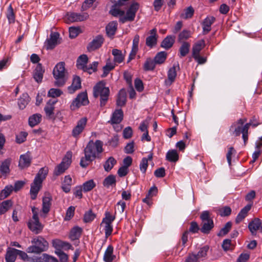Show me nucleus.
Wrapping results in <instances>:
<instances>
[{"label":"nucleus","instance_id":"f257e3e1","mask_svg":"<svg viewBox=\"0 0 262 262\" xmlns=\"http://www.w3.org/2000/svg\"><path fill=\"white\" fill-rule=\"evenodd\" d=\"M103 142L99 140L95 142L90 140L84 149V157H82L80 162L82 167H86L99 155L103 152Z\"/></svg>","mask_w":262,"mask_h":262},{"label":"nucleus","instance_id":"f03ea898","mask_svg":"<svg viewBox=\"0 0 262 262\" xmlns=\"http://www.w3.org/2000/svg\"><path fill=\"white\" fill-rule=\"evenodd\" d=\"M48 173L47 168H41L37 173L33 182L31 185L30 195L32 200H35L41 188V184Z\"/></svg>","mask_w":262,"mask_h":262},{"label":"nucleus","instance_id":"7ed1b4c3","mask_svg":"<svg viewBox=\"0 0 262 262\" xmlns=\"http://www.w3.org/2000/svg\"><path fill=\"white\" fill-rule=\"evenodd\" d=\"M53 76L55 79V85L60 87L63 86L68 79V73L65 69L64 62L58 63L53 71Z\"/></svg>","mask_w":262,"mask_h":262},{"label":"nucleus","instance_id":"20e7f679","mask_svg":"<svg viewBox=\"0 0 262 262\" xmlns=\"http://www.w3.org/2000/svg\"><path fill=\"white\" fill-rule=\"evenodd\" d=\"M31 243L33 245L28 247L26 250L28 253L39 254L48 248V242L41 236L33 238Z\"/></svg>","mask_w":262,"mask_h":262},{"label":"nucleus","instance_id":"39448f33","mask_svg":"<svg viewBox=\"0 0 262 262\" xmlns=\"http://www.w3.org/2000/svg\"><path fill=\"white\" fill-rule=\"evenodd\" d=\"M105 82L101 81L97 83L93 88V95L95 98L100 97V105L104 106L108 100L110 90L105 86Z\"/></svg>","mask_w":262,"mask_h":262},{"label":"nucleus","instance_id":"423d86ee","mask_svg":"<svg viewBox=\"0 0 262 262\" xmlns=\"http://www.w3.org/2000/svg\"><path fill=\"white\" fill-rule=\"evenodd\" d=\"M202 221V227L201 231L204 234H208L214 227V223L210 217V213L208 211H204L200 215Z\"/></svg>","mask_w":262,"mask_h":262},{"label":"nucleus","instance_id":"0eeeda50","mask_svg":"<svg viewBox=\"0 0 262 262\" xmlns=\"http://www.w3.org/2000/svg\"><path fill=\"white\" fill-rule=\"evenodd\" d=\"M71 152H68L62 159L61 162L55 168L54 170V176H58L65 172L71 163Z\"/></svg>","mask_w":262,"mask_h":262},{"label":"nucleus","instance_id":"6e6552de","mask_svg":"<svg viewBox=\"0 0 262 262\" xmlns=\"http://www.w3.org/2000/svg\"><path fill=\"white\" fill-rule=\"evenodd\" d=\"M115 215H112L109 211L105 212V217L102 220L101 225L104 226L105 237L107 238L113 231L112 223L115 220Z\"/></svg>","mask_w":262,"mask_h":262},{"label":"nucleus","instance_id":"1a4fd4ad","mask_svg":"<svg viewBox=\"0 0 262 262\" xmlns=\"http://www.w3.org/2000/svg\"><path fill=\"white\" fill-rule=\"evenodd\" d=\"M87 13H76L74 12H68L65 16L64 20L67 23L82 21L86 20L89 18Z\"/></svg>","mask_w":262,"mask_h":262},{"label":"nucleus","instance_id":"9d476101","mask_svg":"<svg viewBox=\"0 0 262 262\" xmlns=\"http://www.w3.org/2000/svg\"><path fill=\"white\" fill-rule=\"evenodd\" d=\"M89 102L86 92H82L78 95L77 97L72 101L70 105V108L74 111L78 108L81 105L88 104Z\"/></svg>","mask_w":262,"mask_h":262},{"label":"nucleus","instance_id":"9b49d317","mask_svg":"<svg viewBox=\"0 0 262 262\" xmlns=\"http://www.w3.org/2000/svg\"><path fill=\"white\" fill-rule=\"evenodd\" d=\"M139 8L138 3H133L126 12V15L120 18V21L124 23L127 21H132L134 20L137 11Z\"/></svg>","mask_w":262,"mask_h":262},{"label":"nucleus","instance_id":"f8f14e48","mask_svg":"<svg viewBox=\"0 0 262 262\" xmlns=\"http://www.w3.org/2000/svg\"><path fill=\"white\" fill-rule=\"evenodd\" d=\"M87 120H88L86 117H83L78 121L76 125L72 130V134L74 137H78L83 131L86 126Z\"/></svg>","mask_w":262,"mask_h":262},{"label":"nucleus","instance_id":"ddd939ff","mask_svg":"<svg viewBox=\"0 0 262 262\" xmlns=\"http://www.w3.org/2000/svg\"><path fill=\"white\" fill-rule=\"evenodd\" d=\"M246 121V119H239L233 123L230 127V131L235 136H239L242 133V126Z\"/></svg>","mask_w":262,"mask_h":262},{"label":"nucleus","instance_id":"4468645a","mask_svg":"<svg viewBox=\"0 0 262 262\" xmlns=\"http://www.w3.org/2000/svg\"><path fill=\"white\" fill-rule=\"evenodd\" d=\"M28 227L34 233L38 234L42 231L43 225L39 222V219L34 217L29 222Z\"/></svg>","mask_w":262,"mask_h":262},{"label":"nucleus","instance_id":"2eb2a0df","mask_svg":"<svg viewBox=\"0 0 262 262\" xmlns=\"http://www.w3.org/2000/svg\"><path fill=\"white\" fill-rule=\"evenodd\" d=\"M60 43L59 34L58 32H52L49 39L47 40V49H53Z\"/></svg>","mask_w":262,"mask_h":262},{"label":"nucleus","instance_id":"dca6fc26","mask_svg":"<svg viewBox=\"0 0 262 262\" xmlns=\"http://www.w3.org/2000/svg\"><path fill=\"white\" fill-rule=\"evenodd\" d=\"M140 40V36L138 34H136L133 40V45L132 50L129 53L127 63L129 62L135 58L137 53L138 51V45Z\"/></svg>","mask_w":262,"mask_h":262},{"label":"nucleus","instance_id":"f3484780","mask_svg":"<svg viewBox=\"0 0 262 262\" xmlns=\"http://www.w3.org/2000/svg\"><path fill=\"white\" fill-rule=\"evenodd\" d=\"M104 41L102 35L97 36L88 45L87 48L89 51H94L99 48Z\"/></svg>","mask_w":262,"mask_h":262},{"label":"nucleus","instance_id":"a211bd4d","mask_svg":"<svg viewBox=\"0 0 262 262\" xmlns=\"http://www.w3.org/2000/svg\"><path fill=\"white\" fill-rule=\"evenodd\" d=\"M31 160L30 153L29 152L20 155L18 163L19 167L21 169L28 167L31 164Z\"/></svg>","mask_w":262,"mask_h":262},{"label":"nucleus","instance_id":"6ab92c4d","mask_svg":"<svg viewBox=\"0 0 262 262\" xmlns=\"http://www.w3.org/2000/svg\"><path fill=\"white\" fill-rule=\"evenodd\" d=\"M150 35L146 39V45L150 48H152L157 42L158 35L156 29L154 28L151 30L150 31Z\"/></svg>","mask_w":262,"mask_h":262},{"label":"nucleus","instance_id":"aec40b11","mask_svg":"<svg viewBox=\"0 0 262 262\" xmlns=\"http://www.w3.org/2000/svg\"><path fill=\"white\" fill-rule=\"evenodd\" d=\"M176 76V66L173 65L168 71V78L165 80V85L166 86H169L174 81Z\"/></svg>","mask_w":262,"mask_h":262},{"label":"nucleus","instance_id":"412c9836","mask_svg":"<svg viewBox=\"0 0 262 262\" xmlns=\"http://www.w3.org/2000/svg\"><path fill=\"white\" fill-rule=\"evenodd\" d=\"M11 163V159L10 158L6 159L2 162V164L0 166V171L5 178H6L10 173V166Z\"/></svg>","mask_w":262,"mask_h":262},{"label":"nucleus","instance_id":"4be33fe9","mask_svg":"<svg viewBox=\"0 0 262 262\" xmlns=\"http://www.w3.org/2000/svg\"><path fill=\"white\" fill-rule=\"evenodd\" d=\"M215 18L213 16L207 17L202 23L203 32L204 34H207L211 30V26L214 22Z\"/></svg>","mask_w":262,"mask_h":262},{"label":"nucleus","instance_id":"5701e85b","mask_svg":"<svg viewBox=\"0 0 262 262\" xmlns=\"http://www.w3.org/2000/svg\"><path fill=\"white\" fill-rule=\"evenodd\" d=\"M123 118V112L122 110H116L113 113L111 119L109 121L111 124H119L120 123Z\"/></svg>","mask_w":262,"mask_h":262},{"label":"nucleus","instance_id":"b1692460","mask_svg":"<svg viewBox=\"0 0 262 262\" xmlns=\"http://www.w3.org/2000/svg\"><path fill=\"white\" fill-rule=\"evenodd\" d=\"M248 228L253 235L255 234L256 231L259 229H261L262 231V226L260 220L258 218H255L249 224Z\"/></svg>","mask_w":262,"mask_h":262},{"label":"nucleus","instance_id":"393cba45","mask_svg":"<svg viewBox=\"0 0 262 262\" xmlns=\"http://www.w3.org/2000/svg\"><path fill=\"white\" fill-rule=\"evenodd\" d=\"M57 100H50L46 106L44 110L46 116L50 119L52 118L54 115V104L56 103Z\"/></svg>","mask_w":262,"mask_h":262},{"label":"nucleus","instance_id":"a878e982","mask_svg":"<svg viewBox=\"0 0 262 262\" xmlns=\"http://www.w3.org/2000/svg\"><path fill=\"white\" fill-rule=\"evenodd\" d=\"M81 80L79 76H75L73 78V82L70 86L68 87V90L69 93L73 94L77 90L81 88Z\"/></svg>","mask_w":262,"mask_h":262},{"label":"nucleus","instance_id":"bb28decb","mask_svg":"<svg viewBox=\"0 0 262 262\" xmlns=\"http://www.w3.org/2000/svg\"><path fill=\"white\" fill-rule=\"evenodd\" d=\"M32 262H58L57 258L49 255L47 254H43L40 257H36L32 258Z\"/></svg>","mask_w":262,"mask_h":262},{"label":"nucleus","instance_id":"cd10ccee","mask_svg":"<svg viewBox=\"0 0 262 262\" xmlns=\"http://www.w3.org/2000/svg\"><path fill=\"white\" fill-rule=\"evenodd\" d=\"M16 257V249L8 248L5 255L6 262H15Z\"/></svg>","mask_w":262,"mask_h":262},{"label":"nucleus","instance_id":"c85d7f7f","mask_svg":"<svg viewBox=\"0 0 262 262\" xmlns=\"http://www.w3.org/2000/svg\"><path fill=\"white\" fill-rule=\"evenodd\" d=\"M118 24L117 21H113L110 22L105 27V30L107 35L110 37H113L117 29Z\"/></svg>","mask_w":262,"mask_h":262},{"label":"nucleus","instance_id":"c756f323","mask_svg":"<svg viewBox=\"0 0 262 262\" xmlns=\"http://www.w3.org/2000/svg\"><path fill=\"white\" fill-rule=\"evenodd\" d=\"M52 197L50 195L46 196L42 198V212L47 214L50 210Z\"/></svg>","mask_w":262,"mask_h":262},{"label":"nucleus","instance_id":"7c9ffc66","mask_svg":"<svg viewBox=\"0 0 262 262\" xmlns=\"http://www.w3.org/2000/svg\"><path fill=\"white\" fill-rule=\"evenodd\" d=\"M44 70L40 64H38L34 70L33 77L37 82H40L43 78Z\"/></svg>","mask_w":262,"mask_h":262},{"label":"nucleus","instance_id":"2f4dec72","mask_svg":"<svg viewBox=\"0 0 262 262\" xmlns=\"http://www.w3.org/2000/svg\"><path fill=\"white\" fill-rule=\"evenodd\" d=\"M251 205H247L244 207L239 212L235 219L237 224L239 223L247 215L248 212L251 209Z\"/></svg>","mask_w":262,"mask_h":262},{"label":"nucleus","instance_id":"473e14b6","mask_svg":"<svg viewBox=\"0 0 262 262\" xmlns=\"http://www.w3.org/2000/svg\"><path fill=\"white\" fill-rule=\"evenodd\" d=\"M113 247L110 245L105 250L103 256V259L105 262H112L115 258L116 256L113 254Z\"/></svg>","mask_w":262,"mask_h":262},{"label":"nucleus","instance_id":"72a5a7b5","mask_svg":"<svg viewBox=\"0 0 262 262\" xmlns=\"http://www.w3.org/2000/svg\"><path fill=\"white\" fill-rule=\"evenodd\" d=\"M112 54L114 56V62L115 63H120L123 61L125 55L123 54L121 50L114 49L112 50Z\"/></svg>","mask_w":262,"mask_h":262},{"label":"nucleus","instance_id":"f704fd0d","mask_svg":"<svg viewBox=\"0 0 262 262\" xmlns=\"http://www.w3.org/2000/svg\"><path fill=\"white\" fill-rule=\"evenodd\" d=\"M174 36L171 35L167 36L162 41L161 47L165 49H169L173 46L174 42Z\"/></svg>","mask_w":262,"mask_h":262},{"label":"nucleus","instance_id":"c9c22d12","mask_svg":"<svg viewBox=\"0 0 262 262\" xmlns=\"http://www.w3.org/2000/svg\"><path fill=\"white\" fill-rule=\"evenodd\" d=\"M29 101L30 97L29 95L26 93L23 94L18 100V105L19 108L21 110L24 109Z\"/></svg>","mask_w":262,"mask_h":262},{"label":"nucleus","instance_id":"e433bc0d","mask_svg":"<svg viewBox=\"0 0 262 262\" xmlns=\"http://www.w3.org/2000/svg\"><path fill=\"white\" fill-rule=\"evenodd\" d=\"M190 44L188 42H183L179 48V56L182 58L186 56L189 52Z\"/></svg>","mask_w":262,"mask_h":262},{"label":"nucleus","instance_id":"4c0bfd02","mask_svg":"<svg viewBox=\"0 0 262 262\" xmlns=\"http://www.w3.org/2000/svg\"><path fill=\"white\" fill-rule=\"evenodd\" d=\"M72 183V179L70 176L64 177V181L62 184V189L66 193L69 192L71 190V186Z\"/></svg>","mask_w":262,"mask_h":262},{"label":"nucleus","instance_id":"58836bf2","mask_svg":"<svg viewBox=\"0 0 262 262\" xmlns=\"http://www.w3.org/2000/svg\"><path fill=\"white\" fill-rule=\"evenodd\" d=\"M88 62V57L86 55L83 54L80 55L77 60V67L78 69H82L85 68Z\"/></svg>","mask_w":262,"mask_h":262},{"label":"nucleus","instance_id":"ea45409f","mask_svg":"<svg viewBox=\"0 0 262 262\" xmlns=\"http://www.w3.org/2000/svg\"><path fill=\"white\" fill-rule=\"evenodd\" d=\"M82 231V229L80 227L78 226L74 227L70 231V238L73 241L78 239L81 235Z\"/></svg>","mask_w":262,"mask_h":262},{"label":"nucleus","instance_id":"a19ab883","mask_svg":"<svg viewBox=\"0 0 262 262\" xmlns=\"http://www.w3.org/2000/svg\"><path fill=\"white\" fill-rule=\"evenodd\" d=\"M204 40L201 39L197 41L192 47V55L200 54V51L205 47Z\"/></svg>","mask_w":262,"mask_h":262},{"label":"nucleus","instance_id":"79ce46f5","mask_svg":"<svg viewBox=\"0 0 262 262\" xmlns=\"http://www.w3.org/2000/svg\"><path fill=\"white\" fill-rule=\"evenodd\" d=\"M116 184V176L113 174L109 175L106 177L103 182V185L106 188H109L110 186H115Z\"/></svg>","mask_w":262,"mask_h":262},{"label":"nucleus","instance_id":"37998d69","mask_svg":"<svg viewBox=\"0 0 262 262\" xmlns=\"http://www.w3.org/2000/svg\"><path fill=\"white\" fill-rule=\"evenodd\" d=\"M126 103V92L123 89L120 90L117 100V105L120 106H122L125 105Z\"/></svg>","mask_w":262,"mask_h":262},{"label":"nucleus","instance_id":"c03bdc74","mask_svg":"<svg viewBox=\"0 0 262 262\" xmlns=\"http://www.w3.org/2000/svg\"><path fill=\"white\" fill-rule=\"evenodd\" d=\"M115 67V63H112L111 60L108 59L107 61L106 65L103 67V73L101 75L102 77H105L109 72L113 70Z\"/></svg>","mask_w":262,"mask_h":262},{"label":"nucleus","instance_id":"a18cd8bd","mask_svg":"<svg viewBox=\"0 0 262 262\" xmlns=\"http://www.w3.org/2000/svg\"><path fill=\"white\" fill-rule=\"evenodd\" d=\"M41 120V115L39 114H35L29 118V124L30 126L33 127L40 123Z\"/></svg>","mask_w":262,"mask_h":262},{"label":"nucleus","instance_id":"49530a36","mask_svg":"<svg viewBox=\"0 0 262 262\" xmlns=\"http://www.w3.org/2000/svg\"><path fill=\"white\" fill-rule=\"evenodd\" d=\"M166 159L172 162H176L179 160V155L176 150H169L166 156Z\"/></svg>","mask_w":262,"mask_h":262},{"label":"nucleus","instance_id":"de8ad7c7","mask_svg":"<svg viewBox=\"0 0 262 262\" xmlns=\"http://www.w3.org/2000/svg\"><path fill=\"white\" fill-rule=\"evenodd\" d=\"M13 203L11 200L3 201L0 205V214L6 213L12 206Z\"/></svg>","mask_w":262,"mask_h":262},{"label":"nucleus","instance_id":"09e8293b","mask_svg":"<svg viewBox=\"0 0 262 262\" xmlns=\"http://www.w3.org/2000/svg\"><path fill=\"white\" fill-rule=\"evenodd\" d=\"M117 163V161L113 157H110L105 162L104 168L106 171H110Z\"/></svg>","mask_w":262,"mask_h":262},{"label":"nucleus","instance_id":"8fccbe9b","mask_svg":"<svg viewBox=\"0 0 262 262\" xmlns=\"http://www.w3.org/2000/svg\"><path fill=\"white\" fill-rule=\"evenodd\" d=\"M191 33L187 30H183L179 34L178 41L180 42H185L184 41L188 39L191 37Z\"/></svg>","mask_w":262,"mask_h":262},{"label":"nucleus","instance_id":"3c124183","mask_svg":"<svg viewBox=\"0 0 262 262\" xmlns=\"http://www.w3.org/2000/svg\"><path fill=\"white\" fill-rule=\"evenodd\" d=\"M167 53L164 51L159 52L155 56L154 61L156 63H163L166 59Z\"/></svg>","mask_w":262,"mask_h":262},{"label":"nucleus","instance_id":"603ef678","mask_svg":"<svg viewBox=\"0 0 262 262\" xmlns=\"http://www.w3.org/2000/svg\"><path fill=\"white\" fill-rule=\"evenodd\" d=\"M6 16L9 24L14 23L15 22V14L11 4L9 5L8 8L6 12Z\"/></svg>","mask_w":262,"mask_h":262},{"label":"nucleus","instance_id":"864d4df0","mask_svg":"<svg viewBox=\"0 0 262 262\" xmlns=\"http://www.w3.org/2000/svg\"><path fill=\"white\" fill-rule=\"evenodd\" d=\"M81 186L84 192H88L92 190L96 186V184L93 180H90L84 182Z\"/></svg>","mask_w":262,"mask_h":262},{"label":"nucleus","instance_id":"5fc2aeb1","mask_svg":"<svg viewBox=\"0 0 262 262\" xmlns=\"http://www.w3.org/2000/svg\"><path fill=\"white\" fill-rule=\"evenodd\" d=\"M209 250V246L208 245H205L202 247H201L198 253L196 254L199 257V259L202 258H205L207 255V253Z\"/></svg>","mask_w":262,"mask_h":262},{"label":"nucleus","instance_id":"6e6d98bb","mask_svg":"<svg viewBox=\"0 0 262 262\" xmlns=\"http://www.w3.org/2000/svg\"><path fill=\"white\" fill-rule=\"evenodd\" d=\"M96 217V215L92 210L86 212L84 215L83 221L85 223L91 222Z\"/></svg>","mask_w":262,"mask_h":262},{"label":"nucleus","instance_id":"4d7b16f0","mask_svg":"<svg viewBox=\"0 0 262 262\" xmlns=\"http://www.w3.org/2000/svg\"><path fill=\"white\" fill-rule=\"evenodd\" d=\"M155 62L151 59H147L144 64V69L145 71L153 70L155 67Z\"/></svg>","mask_w":262,"mask_h":262},{"label":"nucleus","instance_id":"13d9d810","mask_svg":"<svg viewBox=\"0 0 262 262\" xmlns=\"http://www.w3.org/2000/svg\"><path fill=\"white\" fill-rule=\"evenodd\" d=\"M13 190V187L12 185L7 186L4 189H3L1 194L0 196L3 198H6L8 196Z\"/></svg>","mask_w":262,"mask_h":262},{"label":"nucleus","instance_id":"bf43d9fd","mask_svg":"<svg viewBox=\"0 0 262 262\" xmlns=\"http://www.w3.org/2000/svg\"><path fill=\"white\" fill-rule=\"evenodd\" d=\"M80 33V29L79 27H71L69 28V36L71 38H74Z\"/></svg>","mask_w":262,"mask_h":262},{"label":"nucleus","instance_id":"052dcab7","mask_svg":"<svg viewBox=\"0 0 262 262\" xmlns=\"http://www.w3.org/2000/svg\"><path fill=\"white\" fill-rule=\"evenodd\" d=\"M62 92L61 90L57 89H51L48 93L49 97L52 98H55L60 96L62 94Z\"/></svg>","mask_w":262,"mask_h":262},{"label":"nucleus","instance_id":"680f3d73","mask_svg":"<svg viewBox=\"0 0 262 262\" xmlns=\"http://www.w3.org/2000/svg\"><path fill=\"white\" fill-rule=\"evenodd\" d=\"M232 223L230 222H227L225 226L221 230L220 233L218 234L219 236L225 235L228 233L231 228Z\"/></svg>","mask_w":262,"mask_h":262},{"label":"nucleus","instance_id":"e2e57ef3","mask_svg":"<svg viewBox=\"0 0 262 262\" xmlns=\"http://www.w3.org/2000/svg\"><path fill=\"white\" fill-rule=\"evenodd\" d=\"M98 64V62L94 61L89 66H86L85 68H84V69L83 70V71H86L90 74H91L92 72H94L97 71Z\"/></svg>","mask_w":262,"mask_h":262},{"label":"nucleus","instance_id":"0e129e2a","mask_svg":"<svg viewBox=\"0 0 262 262\" xmlns=\"http://www.w3.org/2000/svg\"><path fill=\"white\" fill-rule=\"evenodd\" d=\"M260 123L258 122L257 118L255 116H253L250 120V121L244 125V126H247V128L249 129L250 126L255 127L257 126Z\"/></svg>","mask_w":262,"mask_h":262},{"label":"nucleus","instance_id":"69168bd1","mask_svg":"<svg viewBox=\"0 0 262 262\" xmlns=\"http://www.w3.org/2000/svg\"><path fill=\"white\" fill-rule=\"evenodd\" d=\"M56 254L59 258L60 262H68V256L61 250L56 251Z\"/></svg>","mask_w":262,"mask_h":262},{"label":"nucleus","instance_id":"338daca9","mask_svg":"<svg viewBox=\"0 0 262 262\" xmlns=\"http://www.w3.org/2000/svg\"><path fill=\"white\" fill-rule=\"evenodd\" d=\"M148 167V159L146 158H143L140 164V170L143 173H145Z\"/></svg>","mask_w":262,"mask_h":262},{"label":"nucleus","instance_id":"774afa93","mask_svg":"<svg viewBox=\"0 0 262 262\" xmlns=\"http://www.w3.org/2000/svg\"><path fill=\"white\" fill-rule=\"evenodd\" d=\"M28 135L26 132H21L19 135L16 136V141L18 143H21L24 142L26 139Z\"/></svg>","mask_w":262,"mask_h":262}]
</instances>
